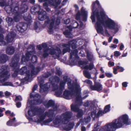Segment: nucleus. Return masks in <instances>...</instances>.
I'll return each mask as SVG.
<instances>
[{"label":"nucleus","instance_id":"f257e3e1","mask_svg":"<svg viewBox=\"0 0 131 131\" xmlns=\"http://www.w3.org/2000/svg\"><path fill=\"white\" fill-rule=\"evenodd\" d=\"M95 2L100 8V13L95 10V3H93L92 5V14L91 18L92 22H93L95 21V18L96 16V17L97 21L95 26L97 32L107 36H110V34L106 30H105L104 33L102 26L105 27H107L110 29L113 30L115 33L117 32L118 31L119 28L117 24L108 17L100 5L99 1L96 0Z\"/></svg>","mask_w":131,"mask_h":131},{"label":"nucleus","instance_id":"f03ea898","mask_svg":"<svg viewBox=\"0 0 131 131\" xmlns=\"http://www.w3.org/2000/svg\"><path fill=\"white\" fill-rule=\"evenodd\" d=\"M40 8V6L39 5H35L32 7L31 9V11L32 14H35L37 13L39 15V19L41 21H43L46 19L45 21L46 25H49L48 32L50 34L52 33L53 29H54V24L58 25L60 23V19L57 18L56 23H55L56 18L53 16H52L50 19L49 18L47 15L45 11L40 12L38 11Z\"/></svg>","mask_w":131,"mask_h":131},{"label":"nucleus","instance_id":"7ed1b4c3","mask_svg":"<svg viewBox=\"0 0 131 131\" xmlns=\"http://www.w3.org/2000/svg\"><path fill=\"white\" fill-rule=\"evenodd\" d=\"M15 5V4H12L11 2H9L8 3H7L6 0H0V6L4 7L5 10L7 13H10L12 12L13 14H14V20L15 21L17 22L19 21L20 18V14L19 13H24L26 12L28 7L26 4L23 3L21 5V7L19 9L18 7L16 6L13 9V8L14 7L12 6L13 5L14 6Z\"/></svg>","mask_w":131,"mask_h":131},{"label":"nucleus","instance_id":"20e7f679","mask_svg":"<svg viewBox=\"0 0 131 131\" xmlns=\"http://www.w3.org/2000/svg\"><path fill=\"white\" fill-rule=\"evenodd\" d=\"M81 91H64L63 93L62 97L69 100L74 98L75 99V103H79V105L82 103V100L85 99L88 96V93L87 91H84L81 96Z\"/></svg>","mask_w":131,"mask_h":131},{"label":"nucleus","instance_id":"39448f33","mask_svg":"<svg viewBox=\"0 0 131 131\" xmlns=\"http://www.w3.org/2000/svg\"><path fill=\"white\" fill-rule=\"evenodd\" d=\"M72 116V113L71 112H66L62 114L60 116H57L54 120L53 123L55 125L66 124L68 123Z\"/></svg>","mask_w":131,"mask_h":131},{"label":"nucleus","instance_id":"423d86ee","mask_svg":"<svg viewBox=\"0 0 131 131\" xmlns=\"http://www.w3.org/2000/svg\"><path fill=\"white\" fill-rule=\"evenodd\" d=\"M7 67L4 66L2 67L0 69V85L12 86V83L10 82H4V81L8 79L10 76L7 70Z\"/></svg>","mask_w":131,"mask_h":131},{"label":"nucleus","instance_id":"0eeeda50","mask_svg":"<svg viewBox=\"0 0 131 131\" xmlns=\"http://www.w3.org/2000/svg\"><path fill=\"white\" fill-rule=\"evenodd\" d=\"M28 52L26 54V57L24 56H22L21 62L22 63L23 62L28 61L29 60V58L30 56H32L31 59V61L32 63L36 62L37 61V56L34 55H33L35 53V48L32 45L30 46L28 49Z\"/></svg>","mask_w":131,"mask_h":131},{"label":"nucleus","instance_id":"6e6552de","mask_svg":"<svg viewBox=\"0 0 131 131\" xmlns=\"http://www.w3.org/2000/svg\"><path fill=\"white\" fill-rule=\"evenodd\" d=\"M54 115L53 111L52 110H49L48 111H46L45 113H42L39 115V118L38 119L37 122L38 123H41V125H47L51 121L50 119H48L44 121L46 116L49 117H52Z\"/></svg>","mask_w":131,"mask_h":131},{"label":"nucleus","instance_id":"1a4fd4ad","mask_svg":"<svg viewBox=\"0 0 131 131\" xmlns=\"http://www.w3.org/2000/svg\"><path fill=\"white\" fill-rule=\"evenodd\" d=\"M63 79L64 82L62 81L61 82L60 84V90L63 89L64 85L67 82H68V85L69 88L70 89H75V90H80L81 89L79 84L77 83L71 84V80L70 78H68L67 76H64Z\"/></svg>","mask_w":131,"mask_h":131},{"label":"nucleus","instance_id":"9d476101","mask_svg":"<svg viewBox=\"0 0 131 131\" xmlns=\"http://www.w3.org/2000/svg\"><path fill=\"white\" fill-rule=\"evenodd\" d=\"M72 26H68L66 30L63 32L64 34L67 37H71L72 35L70 31L72 28H78L80 30H81L83 28V24L81 21L79 22V23L75 22Z\"/></svg>","mask_w":131,"mask_h":131},{"label":"nucleus","instance_id":"9b49d317","mask_svg":"<svg viewBox=\"0 0 131 131\" xmlns=\"http://www.w3.org/2000/svg\"><path fill=\"white\" fill-rule=\"evenodd\" d=\"M40 2H44L43 4V6L44 9L48 12L50 11V9L48 7V6H52L55 8H57V6L61 3V0H38Z\"/></svg>","mask_w":131,"mask_h":131},{"label":"nucleus","instance_id":"f8f14e48","mask_svg":"<svg viewBox=\"0 0 131 131\" xmlns=\"http://www.w3.org/2000/svg\"><path fill=\"white\" fill-rule=\"evenodd\" d=\"M34 91H33L30 94V97L34 98V100L32 101H30L29 100H28L27 104L28 106L30 107L32 105L40 104L42 102V100L40 96L38 94L34 95Z\"/></svg>","mask_w":131,"mask_h":131},{"label":"nucleus","instance_id":"ddd939ff","mask_svg":"<svg viewBox=\"0 0 131 131\" xmlns=\"http://www.w3.org/2000/svg\"><path fill=\"white\" fill-rule=\"evenodd\" d=\"M48 53L51 55H53V57H54V58L56 57H59V54L61 53V51L60 49L57 48L56 50H54L53 47H51L50 48L46 49L44 51L43 54L44 57L46 58L48 56Z\"/></svg>","mask_w":131,"mask_h":131},{"label":"nucleus","instance_id":"4468645a","mask_svg":"<svg viewBox=\"0 0 131 131\" xmlns=\"http://www.w3.org/2000/svg\"><path fill=\"white\" fill-rule=\"evenodd\" d=\"M24 19L27 21L28 24H24L23 23H20L18 24L16 26V28L20 32H24L27 28V26L30 25L32 22L31 18L30 16H29L28 17H24Z\"/></svg>","mask_w":131,"mask_h":131},{"label":"nucleus","instance_id":"2eb2a0df","mask_svg":"<svg viewBox=\"0 0 131 131\" xmlns=\"http://www.w3.org/2000/svg\"><path fill=\"white\" fill-rule=\"evenodd\" d=\"M44 106L48 108L51 106H52L53 111H56L57 113H60L61 111V110L59 107V106L54 105V102L52 100H50L48 101H46L44 102Z\"/></svg>","mask_w":131,"mask_h":131},{"label":"nucleus","instance_id":"dca6fc26","mask_svg":"<svg viewBox=\"0 0 131 131\" xmlns=\"http://www.w3.org/2000/svg\"><path fill=\"white\" fill-rule=\"evenodd\" d=\"M82 104V103L81 105H79V103H73L71 106V109L74 112H77V117L79 118L81 117L83 115L84 113L83 110L80 109L78 106H81Z\"/></svg>","mask_w":131,"mask_h":131},{"label":"nucleus","instance_id":"f3484780","mask_svg":"<svg viewBox=\"0 0 131 131\" xmlns=\"http://www.w3.org/2000/svg\"><path fill=\"white\" fill-rule=\"evenodd\" d=\"M45 110L39 108L32 107L30 109V110H29L28 111V113L29 115L30 116H33L36 114H38L39 117V115L43 113Z\"/></svg>","mask_w":131,"mask_h":131},{"label":"nucleus","instance_id":"a211bd4d","mask_svg":"<svg viewBox=\"0 0 131 131\" xmlns=\"http://www.w3.org/2000/svg\"><path fill=\"white\" fill-rule=\"evenodd\" d=\"M76 42H77L76 40H73L70 42L68 45L67 44L63 45V46L66 47V48H64L63 49V54H64V53L70 51V49L69 47L71 46V47L72 48H75L76 47Z\"/></svg>","mask_w":131,"mask_h":131},{"label":"nucleus","instance_id":"6ab92c4d","mask_svg":"<svg viewBox=\"0 0 131 131\" xmlns=\"http://www.w3.org/2000/svg\"><path fill=\"white\" fill-rule=\"evenodd\" d=\"M81 11V14L79 11L77 14L75 18L77 20H79L80 18V16H82L83 17V20L86 21V20L87 12L85 10V9H84L83 7L82 8Z\"/></svg>","mask_w":131,"mask_h":131},{"label":"nucleus","instance_id":"aec40b11","mask_svg":"<svg viewBox=\"0 0 131 131\" xmlns=\"http://www.w3.org/2000/svg\"><path fill=\"white\" fill-rule=\"evenodd\" d=\"M19 58L18 56L15 55L13 58L10 66L15 69H17L18 68V62L19 60Z\"/></svg>","mask_w":131,"mask_h":131},{"label":"nucleus","instance_id":"412c9836","mask_svg":"<svg viewBox=\"0 0 131 131\" xmlns=\"http://www.w3.org/2000/svg\"><path fill=\"white\" fill-rule=\"evenodd\" d=\"M15 36V33L13 32H11L10 33H9L6 38L7 42H12L14 40Z\"/></svg>","mask_w":131,"mask_h":131},{"label":"nucleus","instance_id":"4be33fe9","mask_svg":"<svg viewBox=\"0 0 131 131\" xmlns=\"http://www.w3.org/2000/svg\"><path fill=\"white\" fill-rule=\"evenodd\" d=\"M16 118L15 117H14L13 119H10V120L7 122L6 124L8 126H16L19 124V123H15Z\"/></svg>","mask_w":131,"mask_h":131},{"label":"nucleus","instance_id":"5701e85b","mask_svg":"<svg viewBox=\"0 0 131 131\" xmlns=\"http://www.w3.org/2000/svg\"><path fill=\"white\" fill-rule=\"evenodd\" d=\"M102 86V85L100 83L95 82L94 85H91L90 88L92 90H96L100 89Z\"/></svg>","mask_w":131,"mask_h":131},{"label":"nucleus","instance_id":"b1692460","mask_svg":"<svg viewBox=\"0 0 131 131\" xmlns=\"http://www.w3.org/2000/svg\"><path fill=\"white\" fill-rule=\"evenodd\" d=\"M51 84L48 83L44 85L40 84V87L41 89L43 90H47L50 87Z\"/></svg>","mask_w":131,"mask_h":131},{"label":"nucleus","instance_id":"393cba45","mask_svg":"<svg viewBox=\"0 0 131 131\" xmlns=\"http://www.w3.org/2000/svg\"><path fill=\"white\" fill-rule=\"evenodd\" d=\"M6 21L8 26H10L12 25L14 23V21L12 18L7 17L6 18Z\"/></svg>","mask_w":131,"mask_h":131},{"label":"nucleus","instance_id":"a878e982","mask_svg":"<svg viewBox=\"0 0 131 131\" xmlns=\"http://www.w3.org/2000/svg\"><path fill=\"white\" fill-rule=\"evenodd\" d=\"M91 110H93V111L91 113V116L93 118H94L95 117H97V114H96V108L95 107L94 105H93L92 107L90 108Z\"/></svg>","mask_w":131,"mask_h":131},{"label":"nucleus","instance_id":"bb28decb","mask_svg":"<svg viewBox=\"0 0 131 131\" xmlns=\"http://www.w3.org/2000/svg\"><path fill=\"white\" fill-rule=\"evenodd\" d=\"M74 125V123H70L68 125H67L66 127H64L63 128L66 130H69L73 128Z\"/></svg>","mask_w":131,"mask_h":131},{"label":"nucleus","instance_id":"cd10ccee","mask_svg":"<svg viewBox=\"0 0 131 131\" xmlns=\"http://www.w3.org/2000/svg\"><path fill=\"white\" fill-rule=\"evenodd\" d=\"M14 51V48L13 47H8L6 49V52L9 54H12L13 53Z\"/></svg>","mask_w":131,"mask_h":131},{"label":"nucleus","instance_id":"c85d7f7f","mask_svg":"<svg viewBox=\"0 0 131 131\" xmlns=\"http://www.w3.org/2000/svg\"><path fill=\"white\" fill-rule=\"evenodd\" d=\"M27 68L24 67L22 68L19 70V73L21 74H23L26 73L27 74H29L30 73L29 71L27 72Z\"/></svg>","mask_w":131,"mask_h":131},{"label":"nucleus","instance_id":"c756f323","mask_svg":"<svg viewBox=\"0 0 131 131\" xmlns=\"http://www.w3.org/2000/svg\"><path fill=\"white\" fill-rule=\"evenodd\" d=\"M8 59V58L5 54H2L0 57V62L4 63Z\"/></svg>","mask_w":131,"mask_h":131},{"label":"nucleus","instance_id":"7c9ffc66","mask_svg":"<svg viewBox=\"0 0 131 131\" xmlns=\"http://www.w3.org/2000/svg\"><path fill=\"white\" fill-rule=\"evenodd\" d=\"M55 91L54 93V95L57 97H62L63 92L62 91Z\"/></svg>","mask_w":131,"mask_h":131},{"label":"nucleus","instance_id":"2f4dec72","mask_svg":"<svg viewBox=\"0 0 131 131\" xmlns=\"http://www.w3.org/2000/svg\"><path fill=\"white\" fill-rule=\"evenodd\" d=\"M78 51L77 49H75L73 51H72L71 53H70V58H72L73 56H74L75 57H78L77 53Z\"/></svg>","mask_w":131,"mask_h":131},{"label":"nucleus","instance_id":"473e14b6","mask_svg":"<svg viewBox=\"0 0 131 131\" xmlns=\"http://www.w3.org/2000/svg\"><path fill=\"white\" fill-rule=\"evenodd\" d=\"M87 55L88 59L89 61H91L94 60L93 56L92 53L88 51L87 52Z\"/></svg>","mask_w":131,"mask_h":131},{"label":"nucleus","instance_id":"72a5a7b5","mask_svg":"<svg viewBox=\"0 0 131 131\" xmlns=\"http://www.w3.org/2000/svg\"><path fill=\"white\" fill-rule=\"evenodd\" d=\"M6 45V43L3 39V35L0 34V46H4Z\"/></svg>","mask_w":131,"mask_h":131},{"label":"nucleus","instance_id":"f704fd0d","mask_svg":"<svg viewBox=\"0 0 131 131\" xmlns=\"http://www.w3.org/2000/svg\"><path fill=\"white\" fill-rule=\"evenodd\" d=\"M40 70V68L38 67L35 70L34 67H33L31 70V73L32 74H36Z\"/></svg>","mask_w":131,"mask_h":131},{"label":"nucleus","instance_id":"c9c22d12","mask_svg":"<svg viewBox=\"0 0 131 131\" xmlns=\"http://www.w3.org/2000/svg\"><path fill=\"white\" fill-rule=\"evenodd\" d=\"M84 105L85 106H90V108L92 107L93 105H94L93 104V103L91 101H87L84 103Z\"/></svg>","mask_w":131,"mask_h":131},{"label":"nucleus","instance_id":"e433bc0d","mask_svg":"<svg viewBox=\"0 0 131 131\" xmlns=\"http://www.w3.org/2000/svg\"><path fill=\"white\" fill-rule=\"evenodd\" d=\"M83 73L84 76L88 79H90L91 75L90 73L86 70H84L83 71Z\"/></svg>","mask_w":131,"mask_h":131},{"label":"nucleus","instance_id":"4c0bfd02","mask_svg":"<svg viewBox=\"0 0 131 131\" xmlns=\"http://www.w3.org/2000/svg\"><path fill=\"white\" fill-rule=\"evenodd\" d=\"M94 68V65L93 63H91L90 64L89 66H84V68L86 69H89L90 70H91L93 69Z\"/></svg>","mask_w":131,"mask_h":131},{"label":"nucleus","instance_id":"58836bf2","mask_svg":"<svg viewBox=\"0 0 131 131\" xmlns=\"http://www.w3.org/2000/svg\"><path fill=\"white\" fill-rule=\"evenodd\" d=\"M91 120V118L90 116H88L86 118H85L83 120L84 122L86 123L89 122Z\"/></svg>","mask_w":131,"mask_h":131},{"label":"nucleus","instance_id":"ea45409f","mask_svg":"<svg viewBox=\"0 0 131 131\" xmlns=\"http://www.w3.org/2000/svg\"><path fill=\"white\" fill-rule=\"evenodd\" d=\"M110 105H106L104 108V111L106 113L110 111Z\"/></svg>","mask_w":131,"mask_h":131},{"label":"nucleus","instance_id":"a19ab883","mask_svg":"<svg viewBox=\"0 0 131 131\" xmlns=\"http://www.w3.org/2000/svg\"><path fill=\"white\" fill-rule=\"evenodd\" d=\"M105 113L104 111L99 110V111L97 113V117L99 116H102L103 114Z\"/></svg>","mask_w":131,"mask_h":131},{"label":"nucleus","instance_id":"79ce46f5","mask_svg":"<svg viewBox=\"0 0 131 131\" xmlns=\"http://www.w3.org/2000/svg\"><path fill=\"white\" fill-rule=\"evenodd\" d=\"M22 100V98L20 96H16V97L15 101H21Z\"/></svg>","mask_w":131,"mask_h":131},{"label":"nucleus","instance_id":"37998d69","mask_svg":"<svg viewBox=\"0 0 131 131\" xmlns=\"http://www.w3.org/2000/svg\"><path fill=\"white\" fill-rule=\"evenodd\" d=\"M56 73L59 75H61L62 74L60 70V69L59 68H56Z\"/></svg>","mask_w":131,"mask_h":131},{"label":"nucleus","instance_id":"c03bdc74","mask_svg":"<svg viewBox=\"0 0 131 131\" xmlns=\"http://www.w3.org/2000/svg\"><path fill=\"white\" fill-rule=\"evenodd\" d=\"M114 55L116 57L118 56H120L121 54V53L118 51H115L114 52Z\"/></svg>","mask_w":131,"mask_h":131},{"label":"nucleus","instance_id":"a18cd8bd","mask_svg":"<svg viewBox=\"0 0 131 131\" xmlns=\"http://www.w3.org/2000/svg\"><path fill=\"white\" fill-rule=\"evenodd\" d=\"M84 82L90 85H92V82L89 80H86L84 81Z\"/></svg>","mask_w":131,"mask_h":131},{"label":"nucleus","instance_id":"49530a36","mask_svg":"<svg viewBox=\"0 0 131 131\" xmlns=\"http://www.w3.org/2000/svg\"><path fill=\"white\" fill-rule=\"evenodd\" d=\"M70 21V19L68 18L64 20L63 22L65 24H68Z\"/></svg>","mask_w":131,"mask_h":131},{"label":"nucleus","instance_id":"de8ad7c7","mask_svg":"<svg viewBox=\"0 0 131 131\" xmlns=\"http://www.w3.org/2000/svg\"><path fill=\"white\" fill-rule=\"evenodd\" d=\"M52 86L54 89L53 90H54V89H58V86L57 84H53L52 85Z\"/></svg>","mask_w":131,"mask_h":131},{"label":"nucleus","instance_id":"09e8293b","mask_svg":"<svg viewBox=\"0 0 131 131\" xmlns=\"http://www.w3.org/2000/svg\"><path fill=\"white\" fill-rule=\"evenodd\" d=\"M117 69H119V71L121 72H122L124 70V69L123 68L118 66H117Z\"/></svg>","mask_w":131,"mask_h":131},{"label":"nucleus","instance_id":"8fccbe9b","mask_svg":"<svg viewBox=\"0 0 131 131\" xmlns=\"http://www.w3.org/2000/svg\"><path fill=\"white\" fill-rule=\"evenodd\" d=\"M114 63L113 62H112L111 61H109L108 62V65L109 67H111L114 66Z\"/></svg>","mask_w":131,"mask_h":131},{"label":"nucleus","instance_id":"3c124183","mask_svg":"<svg viewBox=\"0 0 131 131\" xmlns=\"http://www.w3.org/2000/svg\"><path fill=\"white\" fill-rule=\"evenodd\" d=\"M106 76L108 77H111L112 76V74L109 73H105Z\"/></svg>","mask_w":131,"mask_h":131},{"label":"nucleus","instance_id":"603ef678","mask_svg":"<svg viewBox=\"0 0 131 131\" xmlns=\"http://www.w3.org/2000/svg\"><path fill=\"white\" fill-rule=\"evenodd\" d=\"M128 83L126 82H123L122 83V85L123 87H126L127 86Z\"/></svg>","mask_w":131,"mask_h":131},{"label":"nucleus","instance_id":"864d4df0","mask_svg":"<svg viewBox=\"0 0 131 131\" xmlns=\"http://www.w3.org/2000/svg\"><path fill=\"white\" fill-rule=\"evenodd\" d=\"M117 47V46L116 45H114L113 44H111V46H110V47L111 48H116Z\"/></svg>","mask_w":131,"mask_h":131},{"label":"nucleus","instance_id":"5fc2aeb1","mask_svg":"<svg viewBox=\"0 0 131 131\" xmlns=\"http://www.w3.org/2000/svg\"><path fill=\"white\" fill-rule=\"evenodd\" d=\"M5 94L6 96H9L11 95V93L7 91L5 92Z\"/></svg>","mask_w":131,"mask_h":131},{"label":"nucleus","instance_id":"6e6d98bb","mask_svg":"<svg viewBox=\"0 0 131 131\" xmlns=\"http://www.w3.org/2000/svg\"><path fill=\"white\" fill-rule=\"evenodd\" d=\"M117 67L116 68L115 67H114L113 68V73L115 74H116L117 73Z\"/></svg>","mask_w":131,"mask_h":131},{"label":"nucleus","instance_id":"4d7b16f0","mask_svg":"<svg viewBox=\"0 0 131 131\" xmlns=\"http://www.w3.org/2000/svg\"><path fill=\"white\" fill-rule=\"evenodd\" d=\"M16 105L17 107H19L21 106V103L20 102H18L16 103Z\"/></svg>","mask_w":131,"mask_h":131},{"label":"nucleus","instance_id":"13d9d810","mask_svg":"<svg viewBox=\"0 0 131 131\" xmlns=\"http://www.w3.org/2000/svg\"><path fill=\"white\" fill-rule=\"evenodd\" d=\"M41 45L42 47L44 48H45L47 47V45L46 43H43Z\"/></svg>","mask_w":131,"mask_h":131},{"label":"nucleus","instance_id":"bf43d9fd","mask_svg":"<svg viewBox=\"0 0 131 131\" xmlns=\"http://www.w3.org/2000/svg\"><path fill=\"white\" fill-rule=\"evenodd\" d=\"M42 45H39L37 46V48L39 50H41L42 49Z\"/></svg>","mask_w":131,"mask_h":131},{"label":"nucleus","instance_id":"052dcab7","mask_svg":"<svg viewBox=\"0 0 131 131\" xmlns=\"http://www.w3.org/2000/svg\"><path fill=\"white\" fill-rule=\"evenodd\" d=\"M17 75V72L15 71L13 74V76L14 77H16Z\"/></svg>","mask_w":131,"mask_h":131},{"label":"nucleus","instance_id":"680f3d73","mask_svg":"<svg viewBox=\"0 0 131 131\" xmlns=\"http://www.w3.org/2000/svg\"><path fill=\"white\" fill-rule=\"evenodd\" d=\"M38 87V85H35L32 88V90H35L37 89Z\"/></svg>","mask_w":131,"mask_h":131},{"label":"nucleus","instance_id":"e2e57ef3","mask_svg":"<svg viewBox=\"0 0 131 131\" xmlns=\"http://www.w3.org/2000/svg\"><path fill=\"white\" fill-rule=\"evenodd\" d=\"M124 46L123 44L122 43H121L119 48L121 50H122L124 48Z\"/></svg>","mask_w":131,"mask_h":131},{"label":"nucleus","instance_id":"0e129e2a","mask_svg":"<svg viewBox=\"0 0 131 131\" xmlns=\"http://www.w3.org/2000/svg\"><path fill=\"white\" fill-rule=\"evenodd\" d=\"M38 28V26L37 25V24L35 23V29L36 30Z\"/></svg>","mask_w":131,"mask_h":131},{"label":"nucleus","instance_id":"69168bd1","mask_svg":"<svg viewBox=\"0 0 131 131\" xmlns=\"http://www.w3.org/2000/svg\"><path fill=\"white\" fill-rule=\"evenodd\" d=\"M118 40L116 39H114L113 41V42L116 44H117L118 43Z\"/></svg>","mask_w":131,"mask_h":131},{"label":"nucleus","instance_id":"338daca9","mask_svg":"<svg viewBox=\"0 0 131 131\" xmlns=\"http://www.w3.org/2000/svg\"><path fill=\"white\" fill-rule=\"evenodd\" d=\"M55 79V81L57 83L58 82H59V78L58 77H56Z\"/></svg>","mask_w":131,"mask_h":131},{"label":"nucleus","instance_id":"774afa93","mask_svg":"<svg viewBox=\"0 0 131 131\" xmlns=\"http://www.w3.org/2000/svg\"><path fill=\"white\" fill-rule=\"evenodd\" d=\"M86 129L85 127L83 126H82L81 128V130L82 131H85Z\"/></svg>","mask_w":131,"mask_h":131}]
</instances>
